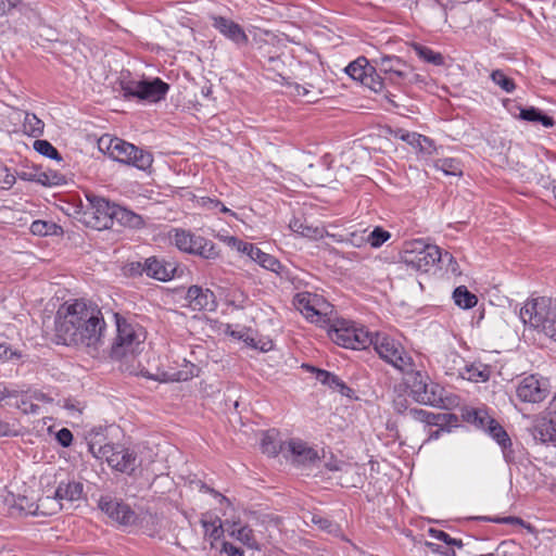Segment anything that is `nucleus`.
I'll use <instances>...</instances> for the list:
<instances>
[{
	"label": "nucleus",
	"instance_id": "52",
	"mask_svg": "<svg viewBox=\"0 0 556 556\" xmlns=\"http://www.w3.org/2000/svg\"><path fill=\"white\" fill-rule=\"evenodd\" d=\"M56 441L63 447H68L73 442V434L67 428H62L56 432Z\"/></svg>",
	"mask_w": 556,
	"mask_h": 556
},
{
	"label": "nucleus",
	"instance_id": "11",
	"mask_svg": "<svg viewBox=\"0 0 556 556\" xmlns=\"http://www.w3.org/2000/svg\"><path fill=\"white\" fill-rule=\"evenodd\" d=\"M172 238L174 244L182 252L195 254L206 260H215L219 256V251L213 241L197 236L189 230L175 229Z\"/></svg>",
	"mask_w": 556,
	"mask_h": 556
},
{
	"label": "nucleus",
	"instance_id": "10",
	"mask_svg": "<svg viewBox=\"0 0 556 556\" xmlns=\"http://www.w3.org/2000/svg\"><path fill=\"white\" fill-rule=\"evenodd\" d=\"M121 88L125 99L137 98L155 103L165 98L169 86L160 78H153L152 80L122 81Z\"/></svg>",
	"mask_w": 556,
	"mask_h": 556
},
{
	"label": "nucleus",
	"instance_id": "45",
	"mask_svg": "<svg viewBox=\"0 0 556 556\" xmlns=\"http://www.w3.org/2000/svg\"><path fill=\"white\" fill-rule=\"evenodd\" d=\"M429 534L431 538L445 543L448 547L462 548L464 546L462 540L454 539L442 530L430 529Z\"/></svg>",
	"mask_w": 556,
	"mask_h": 556
},
{
	"label": "nucleus",
	"instance_id": "59",
	"mask_svg": "<svg viewBox=\"0 0 556 556\" xmlns=\"http://www.w3.org/2000/svg\"><path fill=\"white\" fill-rule=\"evenodd\" d=\"M13 356L20 357V354H17L16 352H13L9 346L0 343V359L9 361Z\"/></svg>",
	"mask_w": 556,
	"mask_h": 556
},
{
	"label": "nucleus",
	"instance_id": "49",
	"mask_svg": "<svg viewBox=\"0 0 556 556\" xmlns=\"http://www.w3.org/2000/svg\"><path fill=\"white\" fill-rule=\"evenodd\" d=\"M52 227H53L52 224H49L45 220L37 219L31 223L30 231L33 235H36V236H47L50 233Z\"/></svg>",
	"mask_w": 556,
	"mask_h": 556
},
{
	"label": "nucleus",
	"instance_id": "40",
	"mask_svg": "<svg viewBox=\"0 0 556 556\" xmlns=\"http://www.w3.org/2000/svg\"><path fill=\"white\" fill-rule=\"evenodd\" d=\"M225 242L232 249L237 250L238 252L249 256L250 260L251 257H253V252L256 247L253 243L243 241L233 236L227 237L225 239Z\"/></svg>",
	"mask_w": 556,
	"mask_h": 556
},
{
	"label": "nucleus",
	"instance_id": "24",
	"mask_svg": "<svg viewBox=\"0 0 556 556\" xmlns=\"http://www.w3.org/2000/svg\"><path fill=\"white\" fill-rule=\"evenodd\" d=\"M83 483L75 480L61 481L55 489L53 500L58 502V506L61 509L64 501L71 503L79 501L83 497Z\"/></svg>",
	"mask_w": 556,
	"mask_h": 556
},
{
	"label": "nucleus",
	"instance_id": "36",
	"mask_svg": "<svg viewBox=\"0 0 556 556\" xmlns=\"http://www.w3.org/2000/svg\"><path fill=\"white\" fill-rule=\"evenodd\" d=\"M453 299L455 304L464 309L472 308L478 303V298L465 286H459L454 290Z\"/></svg>",
	"mask_w": 556,
	"mask_h": 556
},
{
	"label": "nucleus",
	"instance_id": "43",
	"mask_svg": "<svg viewBox=\"0 0 556 556\" xmlns=\"http://www.w3.org/2000/svg\"><path fill=\"white\" fill-rule=\"evenodd\" d=\"M312 523L317 526L320 530L330 534H337L340 531V526L337 522L320 515H313Z\"/></svg>",
	"mask_w": 556,
	"mask_h": 556
},
{
	"label": "nucleus",
	"instance_id": "1",
	"mask_svg": "<svg viewBox=\"0 0 556 556\" xmlns=\"http://www.w3.org/2000/svg\"><path fill=\"white\" fill-rule=\"evenodd\" d=\"M106 329L99 306L84 299L67 301L56 312L55 337L64 345L97 348Z\"/></svg>",
	"mask_w": 556,
	"mask_h": 556
},
{
	"label": "nucleus",
	"instance_id": "57",
	"mask_svg": "<svg viewBox=\"0 0 556 556\" xmlns=\"http://www.w3.org/2000/svg\"><path fill=\"white\" fill-rule=\"evenodd\" d=\"M18 431L9 422L0 419V437H16Z\"/></svg>",
	"mask_w": 556,
	"mask_h": 556
},
{
	"label": "nucleus",
	"instance_id": "2",
	"mask_svg": "<svg viewBox=\"0 0 556 556\" xmlns=\"http://www.w3.org/2000/svg\"><path fill=\"white\" fill-rule=\"evenodd\" d=\"M99 150L110 159L146 170L151 167L153 156L136 146L117 137L104 135L98 140Z\"/></svg>",
	"mask_w": 556,
	"mask_h": 556
},
{
	"label": "nucleus",
	"instance_id": "34",
	"mask_svg": "<svg viewBox=\"0 0 556 556\" xmlns=\"http://www.w3.org/2000/svg\"><path fill=\"white\" fill-rule=\"evenodd\" d=\"M36 401H46L47 396L41 392H33L23 394L17 401V408H20L24 414H38L39 405L34 403Z\"/></svg>",
	"mask_w": 556,
	"mask_h": 556
},
{
	"label": "nucleus",
	"instance_id": "18",
	"mask_svg": "<svg viewBox=\"0 0 556 556\" xmlns=\"http://www.w3.org/2000/svg\"><path fill=\"white\" fill-rule=\"evenodd\" d=\"M477 421H479L481 427L486 429L488 433L502 447L505 460L507 463L514 462L515 456L511 450V442L504 428L494 419L489 418L486 415H481L479 412H475V422Z\"/></svg>",
	"mask_w": 556,
	"mask_h": 556
},
{
	"label": "nucleus",
	"instance_id": "13",
	"mask_svg": "<svg viewBox=\"0 0 556 556\" xmlns=\"http://www.w3.org/2000/svg\"><path fill=\"white\" fill-rule=\"evenodd\" d=\"M376 73H378L383 81L390 84H401L408 75V65L396 55H380L371 59Z\"/></svg>",
	"mask_w": 556,
	"mask_h": 556
},
{
	"label": "nucleus",
	"instance_id": "3",
	"mask_svg": "<svg viewBox=\"0 0 556 556\" xmlns=\"http://www.w3.org/2000/svg\"><path fill=\"white\" fill-rule=\"evenodd\" d=\"M328 336L336 344L345 349L364 350L372 343V334L363 325L349 319L333 320Z\"/></svg>",
	"mask_w": 556,
	"mask_h": 556
},
{
	"label": "nucleus",
	"instance_id": "44",
	"mask_svg": "<svg viewBox=\"0 0 556 556\" xmlns=\"http://www.w3.org/2000/svg\"><path fill=\"white\" fill-rule=\"evenodd\" d=\"M34 149L41 155H45L49 159L58 161L62 160L59 151L47 140H36L34 142Z\"/></svg>",
	"mask_w": 556,
	"mask_h": 556
},
{
	"label": "nucleus",
	"instance_id": "41",
	"mask_svg": "<svg viewBox=\"0 0 556 556\" xmlns=\"http://www.w3.org/2000/svg\"><path fill=\"white\" fill-rule=\"evenodd\" d=\"M492 81L506 92H513L516 88L514 80L503 71L495 70L491 73Z\"/></svg>",
	"mask_w": 556,
	"mask_h": 556
},
{
	"label": "nucleus",
	"instance_id": "28",
	"mask_svg": "<svg viewBox=\"0 0 556 556\" xmlns=\"http://www.w3.org/2000/svg\"><path fill=\"white\" fill-rule=\"evenodd\" d=\"M198 375L199 368L191 362L184 359L179 370L163 371L155 379L162 382L188 381Z\"/></svg>",
	"mask_w": 556,
	"mask_h": 556
},
{
	"label": "nucleus",
	"instance_id": "42",
	"mask_svg": "<svg viewBox=\"0 0 556 556\" xmlns=\"http://www.w3.org/2000/svg\"><path fill=\"white\" fill-rule=\"evenodd\" d=\"M413 148L422 156H430L437 151L433 140L424 135L418 136Z\"/></svg>",
	"mask_w": 556,
	"mask_h": 556
},
{
	"label": "nucleus",
	"instance_id": "60",
	"mask_svg": "<svg viewBox=\"0 0 556 556\" xmlns=\"http://www.w3.org/2000/svg\"><path fill=\"white\" fill-rule=\"evenodd\" d=\"M419 135L418 132L405 131L401 135V139L413 148Z\"/></svg>",
	"mask_w": 556,
	"mask_h": 556
},
{
	"label": "nucleus",
	"instance_id": "7",
	"mask_svg": "<svg viewBox=\"0 0 556 556\" xmlns=\"http://www.w3.org/2000/svg\"><path fill=\"white\" fill-rule=\"evenodd\" d=\"M553 304V300L546 296L528 300L520 308V319L525 325L540 329L546 334L547 326L556 319Z\"/></svg>",
	"mask_w": 556,
	"mask_h": 556
},
{
	"label": "nucleus",
	"instance_id": "6",
	"mask_svg": "<svg viewBox=\"0 0 556 556\" xmlns=\"http://www.w3.org/2000/svg\"><path fill=\"white\" fill-rule=\"evenodd\" d=\"M116 316L117 336L112 346V355L116 358H123L127 355H134L141 350L146 340V332L139 325L128 323L124 318Z\"/></svg>",
	"mask_w": 556,
	"mask_h": 556
},
{
	"label": "nucleus",
	"instance_id": "63",
	"mask_svg": "<svg viewBox=\"0 0 556 556\" xmlns=\"http://www.w3.org/2000/svg\"><path fill=\"white\" fill-rule=\"evenodd\" d=\"M217 208H219V211H220L222 213H224V214H229V215H231V216L236 217V213H235V212H232V211H231L230 208H228L227 206H225L223 203H222V205H219Z\"/></svg>",
	"mask_w": 556,
	"mask_h": 556
},
{
	"label": "nucleus",
	"instance_id": "58",
	"mask_svg": "<svg viewBox=\"0 0 556 556\" xmlns=\"http://www.w3.org/2000/svg\"><path fill=\"white\" fill-rule=\"evenodd\" d=\"M292 87L294 88V94L298 97H302V98L308 97L309 93L312 92V90L309 88H313V86L309 84H307V85L294 84V85H292Z\"/></svg>",
	"mask_w": 556,
	"mask_h": 556
},
{
	"label": "nucleus",
	"instance_id": "30",
	"mask_svg": "<svg viewBox=\"0 0 556 556\" xmlns=\"http://www.w3.org/2000/svg\"><path fill=\"white\" fill-rule=\"evenodd\" d=\"M115 222L130 229H141L144 226V220L139 214L121 205H117L115 208L114 223Z\"/></svg>",
	"mask_w": 556,
	"mask_h": 556
},
{
	"label": "nucleus",
	"instance_id": "17",
	"mask_svg": "<svg viewBox=\"0 0 556 556\" xmlns=\"http://www.w3.org/2000/svg\"><path fill=\"white\" fill-rule=\"evenodd\" d=\"M98 506L101 511L119 525L131 526L137 520V515L129 505L112 496H101Z\"/></svg>",
	"mask_w": 556,
	"mask_h": 556
},
{
	"label": "nucleus",
	"instance_id": "20",
	"mask_svg": "<svg viewBox=\"0 0 556 556\" xmlns=\"http://www.w3.org/2000/svg\"><path fill=\"white\" fill-rule=\"evenodd\" d=\"M406 414L416 421L424 422L428 426H435L441 430L455 427L458 424V417L452 413H432L422 408H406Z\"/></svg>",
	"mask_w": 556,
	"mask_h": 556
},
{
	"label": "nucleus",
	"instance_id": "35",
	"mask_svg": "<svg viewBox=\"0 0 556 556\" xmlns=\"http://www.w3.org/2000/svg\"><path fill=\"white\" fill-rule=\"evenodd\" d=\"M201 525L204 529V534L212 539L213 541H217L223 535V522L222 519L217 516L207 517L204 515L201 518Z\"/></svg>",
	"mask_w": 556,
	"mask_h": 556
},
{
	"label": "nucleus",
	"instance_id": "50",
	"mask_svg": "<svg viewBox=\"0 0 556 556\" xmlns=\"http://www.w3.org/2000/svg\"><path fill=\"white\" fill-rule=\"evenodd\" d=\"M261 447L263 453H266L268 455L275 456L278 454L277 444L274 442L273 438L268 433L263 435Z\"/></svg>",
	"mask_w": 556,
	"mask_h": 556
},
{
	"label": "nucleus",
	"instance_id": "33",
	"mask_svg": "<svg viewBox=\"0 0 556 556\" xmlns=\"http://www.w3.org/2000/svg\"><path fill=\"white\" fill-rule=\"evenodd\" d=\"M229 535L236 539L237 541L241 542L247 547L260 551V546L254 536V532L249 526H239V523L233 522Z\"/></svg>",
	"mask_w": 556,
	"mask_h": 556
},
{
	"label": "nucleus",
	"instance_id": "54",
	"mask_svg": "<svg viewBox=\"0 0 556 556\" xmlns=\"http://www.w3.org/2000/svg\"><path fill=\"white\" fill-rule=\"evenodd\" d=\"M198 204L205 208V210H215L219 205H222V202L218 199L210 198V197H201L198 200Z\"/></svg>",
	"mask_w": 556,
	"mask_h": 556
},
{
	"label": "nucleus",
	"instance_id": "51",
	"mask_svg": "<svg viewBox=\"0 0 556 556\" xmlns=\"http://www.w3.org/2000/svg\"><path fill=\"white\" fill-rule=\"evenodd\" d=\"M426 546L428 547L429 551H431L434 554H439L442 556H456L455 551L453 548L443 547L433 542H426Z\"/></svg>",
	"mask_w": 556,
	"mask_h": 556
},
{
	"label": "nucleus",
	"instance_id": "47",
	"mask_svg": "<svg viewBox=\"0 0 556 556\" xmlns=\"http://www.w3.org/2000/svg\"><path fill=\"white\" fill-rule=\"evenodd\" d=\"M37 181L43 186H58L64 182V176L58 173H40Z\"/></svg>",
	"mask_w": 556,
	"mask_h": 556
},
{
	"label": "nucleus",
	"instance_id": "55",
	"mask_svg": "<svg viewBox=\"0 0 556 556\" xmlns=\"http://www.w3.org/2000/svg\"><path fill=\"white\" fill-rule=\"evenodd\" d=\"M127 270L131 276L146 275V260L143 262H131L128 264Z\"/></svg>",
	"mask_w": 556,
	"mask_h": 556
},
{
	"label": "nucleus",
	"instance_id": "64",
	"mask_svg": "<svg viewBox=\"0 0 556 556\" xmlns=\"http://www.w3.org/2000/svg\"><path fill=\"white\" fill-rule=\"evenodd\" d=\"M441 431H442L441 428H439L438 430L431 431L428 440L439 439Z\"/></svg>",
	"mask_w": 556,
	"mask_h": 556
},
{
	"label": "nucleus",
	"instance_id": "14",
	"mask_svg": "<svg viewBox=\"0 0 556 556\" xmlns=\"http://www.w3.org/2000/svg\"><path fill=\"white\" fill-rule=\"evenodd\" d=\"M294 304L308 321L319 325L326 321L329 304L320 295L301 292L295 295Z\"/></svg>",
	"mask_w": 556,
	"mask_h": 556
},
{
	"label": "nucleus",
	"instance_id": "53",
	"mask_svg": "<svg viewBox=\"0 0 556 556\" xmlns=\"http://www.w3.org/2000/svg\"><path fill=\"white\" fill-rule=\"evenodd\" d=\"M21 2V0H0V17L10 14Z\"/></svg>",
	"mask_w": 556,
	"mask_h": 556
},
{
	"label": "nucleus",
	"instance_id": "61",
	"mask_svg": "<svg viewBox=\"0 0 556 556\" xmlns=\"http://www.w3.org/2000/svg\"><path fill=\"white\" fill-rule=\"evenodd\" d=\"M546 336L556 341V319L549 326H547Z\"/></svg>",
	"mask_w": 556,
	"mask_h": 556
},
{
	"label": "nucleus",
	"instance_id": "8",
	"mask_svg": "<svg viewBox=\"0 0 556 556\" xmlns=\"http://www.w3.org/2000/svg\"><path fill=\"white\" fill-rule=\"evenodd\" d=\"M441 362L447 376L459 377L472 382H485L490 378L489 366L482 363L467 364L456 352L445 354Z\"/></svg>",
	"mask_w": 556,
	"mask_h": 556
},
{
	"label": "nucleus",
	"instance_id": "48",
	"mask_svg": "<svg viewBox=\"0 0 556 556\" xmlns=\"http://www.w3.org/2000/svg\"><path fill=\"white\" fill-rule=\"evenodd\" d=\"M15 180V175L7 166H0V187L2 189H10Z\"/></svg>",
	"mask_w": 556,
	"mask_h": 556
},
{
	"label": "nucleus",
	"instance_id": "15",
	"mask_svg": "<svg viewBox=\"0 0 556 556\" xmlns=\"http://www.w3.org/2000/svg\"><path fill=\"white\" fill-rule=\"evenodd\" d=\"M345 73L354 80L362 83L364 86L370 88L375 92H379L383 89V81L378 73L371 60L368 61L365 56H359L351 62L345 67Z\"/></svg>",
	"mask_w": 556,
	"mask_h": 556
},
{
	"label": "nucleus",
	"instance_id": "23",
	"mask_svg": "<svg viewBox=\"0 0 556 556\" xmlns=\"http://www.w3.org/2000/svg\"><path fill=\"white\" fill-rule=\"evenodd\" d=\"M186 300L193 311H214L216 307L214 293L199 286L189 287Z\"/></svg>",
	"mask_w": 556,
	"mask_h": 556
},
{
	"label": "nucleus",
	"instance_id": "27",
	"mask_svg": "<svg viewBox=\"0 0 556 556\" xmlns=\"http://www.w3.org/2000/svg\"><path fill=\"white\" fill-rule=\"evenodd\" d=\"M515 109L519 111V114L516 116L522 121L539 123L545 128H553L556 125V122L552 116L545 114L542 110L535 106L522 108L515 104Z\"/></svg>",
	"mask_w": 556,
	"mask_h": 556
},
{
	"label": "nucleus",
	"instance_id": "56",
	"mask_svg": "<svg viewBox=\"0 0 556 556\" xmlns=\"http://www.w3.org/2000/svg\"><path fill=\"white\" fill-rule=\"evenodd\" d=\"M220 552L227 556H244V552L241 548L226 541L223 543Z\"/></svg>",
	"mask_w": 556,
	"mask_h": 556
},
{
	"label": "nucleus",
	"instance_id": "21",
	"mask_svg": "<svg viewBox=\"0 0 556 556\" xmlns=\"http://www.w3.org/2000/svg\"><path fill=\"white\" fill-rule=\"evenodd\" d=\"M409 389L412 397L420 404L437 406L442 402V399L437 394L434 387L429 388L426 379L418 371L415 372V377Z\"/></svg>",
	"mask_w": 556,
	"mask_h": 556
},
{
	"label": "nucleus",
	"instance_id": "26",
	"mask_svg": "<svg viewBox=\"0 0 556 556\" xmlns=\"http://www.w3.org/2000/svg\"><path fill=\"white\" fill-rule=\"evenodd\" d=\"M289 228L296 235L311 240L324 239L327 231L324 227L308 224L305 219L293 217L289 223Z\"/></svg>",
	"mask_w": 556,
	"mask_h": 556
},
{
	"label": "nucleus",
	"instance_id": "4",
	"mask_svg": "<svg viewBox=\"0 0 556 556\" xmlns=\"http://www.w3.org/2000/svg\"><path fill=\"white\" fill-rule=\"evenodd\" d=\"M401 261L412 269L427 273L442 258L438 245L426 243L422 239L407 241L400 253Z\"/></svg>",
	"mask_w": 556,
	"mask_h": 556
},
{
	"label": "nucleus",
	"instance_id": "62",
	"mask_svg": "<svg viewBox=\"0 0 556 556\" xmlns=\"http://www.w3.org/2000/svg\"><path fill=\"white\" fill-rule=\"evenodd\" d=\"M64 407H65L68 412H71V413H72V415H75V414L79 415V414H80V409H79V408H77V407H76V405H75V404H73V403L66 402V403H65V405H64Z\"/></svg>",
	"mask_w": 556,
	"mask_h": 556
},
{
	"label": "nucleus",
	"instance_id": "19",
	"mask_svg": "<svg viewBox=\"0 0 556 556\" xmlns=\"http://www.w3.org/2000/svg\"><path fill=\"white\" fill-rule=\"evenodd\" d=\"M210 18L212 21V26L235 46L242 48L248 45L249 37L238 23L219 15H212Z\"/></svg>",
	"mask_w": 556,
	"mask_h": 556
},
{
	"label": "nucleus",
	"instance_id": "22",
	"mask_svg": "<svg viewBox=\"0 0 556 556\" xmlns=\"http://www.w3.org/2000/svg\"><path fill=\"white\" fill-rule=\"evenodd\" d=\"M176 265L165 258L150 256L146 258V276L159 281H169L176 273Z\"/></svg>",
	"mask_w": 556,
	"mask_h": 556
},
{
	"label": "nucleus",
	"instance_id": "9",
	"mask_svg": "<svg viewBox=\"0 0 556 556\" xmlns=\"http://www.w3.org/2000/svg\"><path fill=\"white\" fill-rule=\"evenodd\" d=\"M90 450L98 458L104 459L114 470L131 475L139 466L137 454L134 450L119 444L106 443L94 451V445Z\"/></svg>",
	"mask_w": 556,
	"mask_h": 556
},
{
	"label": "nucleus",
	"instance_id": "5",
	"mask_svg": "<svg viewBox=\"0 0 556 556\" xmlns=\"http://www.w3.org/2000/svg\"><path fill=\"white\" fill-rule=\"evenodd\" d=\"M375 351L388 364L403 374L414 372V361L402 343L387 333L372 336Z\"/></svg>",
	"mask_w": 556,
	"mask_h": 556
},
{
	"label": "nucleus",
	"instance_id": "46",
	"mask_svg": "<svg viewBox=\"0 0 556 556\" xmlns=\"http://www.w3.org/2000/svg\"><path fill=\"white\" fill-rule=\"evenodd\" d=\"M391 235L387 230L382 229L381 227H376L367 238V242L372 248H379L384 242H387L390 239Z\"/></svg>",
	"mask_w": 556,
	"mask_h": 556
},
{
	"label": "nucleus",
	"instance_id": "16",
	"mask_svg": "<svg viewBox=\"0 0 556 556\" xmlns=\"http://www.w3.org/2000/svg\"><path fill=\"white\" fill-rule=\"evenodd\" d=\"M549 392L548 379L536 375L525 377L516 390L518 399L526 403H540L548 396Z\"/></svg>",
	"mask_w": 556,
	"mask_h": 556
},
{
	"label": "nucleus",
	"instance_id": "32",
	"mask_svg": "<svg viewBox=\"0 0 556 556\" xmlns=\"http://www.w3.org/2000/svg\"><path fill=\"white\" fill-rule=\"evenodd\" d=\"M251 260L257 263L263 268L270 270L277 274L278 276H282L285 273L286 267L280 263L278 258L268 253L263 252L257 247H255L253 257H251Z\"/></svg>",
	"mask_w": 556,
	"mask_h": 556
},
{
	"label": "nucleus",
	"instance_id": "12",
	"mask_svg": "<svg viewBox=\"0 0 556 556\" xmlns=\"http://www.w3.org/2000/svg\"><path fill=\"white\" fill-rule=\"evenodd\" d=\"M87 200L89 206L84 213L86 224L98 230L111 228L114 225V215L117 204L94 194H88Z\"/></svg>",
	"mask_w": 556,
	"mask_h": 556
},
{
	"label": "nucleus",
	"instance_id": "38",
	"mask_svg": "<svg viewBox=\"0 0 556 556\" xmlns=\"http://www.w3.org/2000/svg\"><path fill=\"white\" fill-rule=\"evenodd\" d=\"M433 167L448 176H460L463 174L462 163L455 157L438 159Z\"/></svg>",
	"mask_w": 556,
	"mask_h": 556
},
{
	"label": "nucleus",
	"instance_id": "25",
	"mask_svg": "<svg viewBox=\"0 0 556 556\" xmlns=\"http://www.w3.org/2000/svg\"><path fill=\"white\" fill-rule=\"evenodd\" d=\"M288 450L293 462L299 465H311L318 459V453L301 439H291L288 442Z\"/></svg>",
	"mask_w": 556,
	"mask_h": 556
},
{
	"label": "nucleus",
	"instance_id": "31",
	"mask_svg": "<svg viewBox=\"0 0 556 556\" xmlns=\"http://www.w3.org/2000/svg\"><path fill=\"white\" fill-rule=\"evenodd\" d=\"M533 438L541 443L556 444V420H539L533 428Z\"/></svg>",
	"mask_w": 556,
	"mask_h": 556
},
{
	"label": "nucleus",
	"instance_id": "29",
	"mask_svg": "<svg viewBox=\"0 0 556 556\" xmlns=\"http://www.w3.org/2000/svg\"><path fill=\"white\" fill-rule=\"evenodd\" d=\"M305 368L315 374L317 381L333 390H338L341 394H346V391H350V388L337 375L309 365H306Z\"/></svg>",
	"mask_w": 556,
	"mask_h": 556
},
{
	"label": "nucleus",
	"instance_id": "39",
	"mask_svg": "<svg viewBox=\"0 0 556 556\" xmlns=\"http://www.w3.org/2000/svg\"><path fill=\"white\" fill-rule=\"evenodd\" d=\"M45 123L33 113L25 112L23 131L31 137H39L43 134Z\"/></svg>",
	"mask_w": 556,
	"mask_h": 556
},
{
	"label": "nucleus",
	"instance_id": "37",
	"mask_svg": "<svg viewBox=\"0 0 556 556\" xmlns=\"http://www.w3.org/2000/svg\"><path fill=\"white\" fill-rule=\"evenodd\" d=\"M416 55L426 63L441 66L444 64V56L427 46L416 43L413 46Z\"/></svg>",
	"mask_w": 556,
	"mask_h": 556
}]
</instances>
